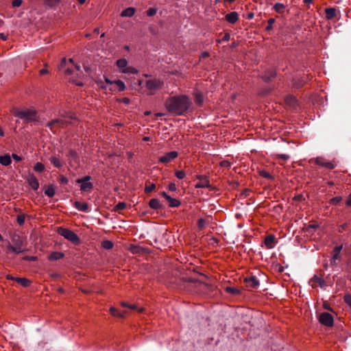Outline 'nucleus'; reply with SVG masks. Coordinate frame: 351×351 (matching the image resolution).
Returning a JSON list of instances; mask_svg holds the SVG:
<instances>
[{
  "mask_svg": "<svg viewBox=\"0 0 351 351\" xmlns=\"http://www.w3.org/2000/svg\"><path fill=\"white\" fill-rule=\"evenodd\" d=\"M58 68L65 75L71 76V82L80 86L84 84L85 75L80 70V66L75 64L73 59L62 58Z\"/></svg>",
  "mask_w": 351,
  "mask_h": 351,
  "instance_id": "nucleus-1",
  "label": "nucleus"
},
{
  "mask_svg": "<svg viewBox=\"0 0 351 351\" xmlns=\"http://www.w3.org/2000/svg\"><path fill=\"white\" fill-rule=\"evenodd\" d=\"M191 102L186 95L173 96L167 98L165 102L166 109L177 116L184 114L190 108Z\"/></svg>",
  "mask_w": 351,
  "mask_h": 351,
  "instance_id": "nucleus-2",
  "label": "nucleus"
},
{
  "mask_svg": "<svg viewBox=\"0 0 351 351\" xmlns=\"http://www.w3.org/2000/svg\"><path fill=\"white\" fill-rule=\"evenodd\" d=\"M8 254L13 253L19 254L27 250L26 242L19 235H14L12 238V243H9L7 245Z\"/></svg>",
  "mask_w": 351,
  "mask_h": 351,
  "instance_id": "nucleus-3",
  "label": "nucleus"
},
{
  "mask_svg": "<svg viewBox=\"0 0 351 351\" xmlns=\"http://www.w3.org/2000/svg\"><path fill=\"white\" fill-rule=\"evenodd\" d=\"M14 115L26 122L37 121L38 117L37 112L34 109H24L17 110L14 112Z\"/></svg>",
  "mask_w": 351,
  "mask_h": 351,
  "instance_id": "nucleus-4",
  "label": "nucleus"
},
{
  "mask_svg": "<svg viewBox=\"0 0 351 351\" xmlns=\"http://www.w3.org/2000/svg\"><path fill=\"white\" fill-rule=\"evenodd\" d=\"M58 233L75 244L79 242V238L77 234L69 229L59 228Z\"/></svg>",
  "mask_w": 351,
  "mask_h": 351,
  "instance_id": "nucleus-5",
  "label": "nucleus"
},
{
  "mask_svg": "<svg viewBox=\"0 0 351 351\" xmlns=\"http://www.w3.org/2000/svg\"><path fill=\"white\" fill-rule=\"evenodd\" d=\"M319 321L322 325L328 327L332 326L334 324L332 315L327 312L322 313L319 315Z\"/></svg>",
  "mask_w": 351,
  "mask_h": 351,
  "instance_id": "nucleus-6",
  "label": "nucleus"
},
{
  "mask_svg": "<svg viewBox=\"0 0 351 351\" xmlns=\"http://www.w3.org/2000/svg\"><path fill=\"white\" fill-rule=\"evenodd\" d=\"M163 85V82L160 80L153 79L149 80L146 82V87L151 91H156L161 88ZM154 92L151 93V95H153Z\"/></svg>",
  "mask_w": 351,
  "mask_h": 351,
  "instance_id": "nucleus-7",
  "label": "nucleus"
},
{
  "mask_svg": "<svg viewBox=\"0 0 351 351\" xmlns=\"http://www.w3.org/2000/svg\"><path fill=\"white\" fill-rule=\"evenodd\" d=\"M276 75L277 73L275 69H267L261 74V77L264 82L268 83L276 77Z\"/></svg>",
  "mask_w": 351,
  "mask_h": 351,
  "instance_id": "nucleus-8",
  "label": "nucleus"
},
{
  "mask_svg": "<svg viewBox=\"0 0 351 351\" xmlns=\"http://www.w3.org/2000/svg\"><path fill=\"white\" fill-rule=\"evenodd\" d=\"M244 282L246 287L251 289H257L259 287V281L254 276H250L248 278L244 279Z\"/></svg>",
  "mask_w": 351,
  "mask_h": 351,
  "instance_id": "nucleus-9",
  "label": "nucleus"
},
{
  "mask_svg": "<svg viewBox=\"0 0 351 351\" xmlns=\"http://www.w3.org/2000/svg\"><path fill=\"white\" fill-rule=\"evenodd\" d=\"M66 121L65 120L62 119H58L48 122L47 126L53 131V130L56 128H64L66 125Z\"/></svg>",
  "mask_w": 351,
  "mask_h": 351,
  "instance_id": "nucleus-10",
  "label": "nucleus"
},
{
  "mask_svg": "<svg viewBox=\"0 0 351 351\" xmlns=\"http://www.w3.org/2000/svg\"><path fill=\"white\" fill-rule=\"evenodd\" d=\"M197 178L199 180V182L195 184V188H211L209 180L206 176L199 175L197 176Z\"/></svg>",
  "mask_w": 351,
  "mask_h": 351,
  "instance_id": "nucleus-11",
  "label": "nucleus"
},
{
  "mask_svg": "<svg viewBox=\"0 0 351 351\" xmlns=\"http://www.w3.org/2000/svg\"><path fill=\"white\" fill-rule=\"evenodd\" d=\"M178 152L176 151H172L167 153L164 156H162L159 158V161L162 163H168L171 162L172 160L175 159L178 157Z\"/></svg>",
  "mask_w": 351,
  "mask_h": 351,
  "instance_id": "nucleus-12",
  "label": "nucleus"
},
{
  "mask_svg": "<svg viewBox=\"0 0 351 351\" xmlns=\"http://www.w3.org/2000/svg\"><path fill=\"white\" fill-rule=\"evenodd\" d=\"M343 248L342 245L336 246L332 250V256L330 259V265L332 266L337 265V260H338L340 258L339 254Z\"/></svg>",
  "mask_w": 351,
  "mask_h": 351,
  "instance_id": "nucleus-13",
  "label": "nucleus"
},
{
  "mask_svg": "<svg viewBox=\"0 0 351 351\" xmlns=\"http://www.w3.org/2000/svg\"><path fill=\"white\" fill-rule=\"evenodd\" d=\"M264 243L267 249H272L275 247L276 241L274 234L267 235L264 240Z\"/></svg>",
  "mask_w": 351,
  "mask_h": 351,
  "instance_id": "nucleus-14",
  "label": "nucleus"
},
{
  "mask_svg": "<svg viewBox=\"0 0 351 351\" xmlns=\"http://www.w3.org/2000/svg\"><path fill=\"white\" fill-rule=\"evenodd\" d=\"M308 77H299L296 76L293 80V86L295 88H302L306 82Z\"/></svg>",
  "mask_w": 351,
  "mask_h": 351,
  "instance_id": "nucleus-15",
  "label": "nucleus"
},
{
  "mask_svg": "<svg viewBox=\"0 0 351 351\" xmlns=\"http://www.w3.org/2000/svg\"><path fill=\"white\" fill-rule=\"evenodd\" d=\"M27 182L29 186L34 190H37L39 187V183L37 178L32 174H30L27 177Z\"/></svg>",
  "mask_w": 351,
  "mask_h": 351,
  "instance_id": "nucleus-16",
  "label": "nucleus"
},
{
  "mask_svg": "<svg viewBox=\"0 0 351 351\" xmlns=\"http://www.w3.org/2000/svg\"><path fill=\"white\" fill-rule=\"evenodd\" d=\"M149 206L154 210H160L164 208L163 205L160 204L159 199L157 198L150 199L149 202Z\"/></svg>",
  "mask_w": 351,
  "mask_h": 351,
  "instance_id": "nucleus-17",
  "label": "nucleus"
},
{
  "mask_svg": "<svg viewBox=\"0 0 351 351\" xmlns=\"http://www.w3.org/2000/svg\"><path fill=\"white\" fill-rule=\"evenodd\" d=\"M226 20L231 24H234L239 19V14L237 12L228 13L225 16Z\"/></svg>",
  "mask_w": 351,
  "mask_h": 351,
  "instance_id": "nucleus-18",
  "label": "nucleus"
},
{
  "mask_svg": "<svg viewBox=\"0 0 351 351\" xmlns=\"http://www.w3.org/2000/svg\"><path fill=\"white\" fill-rule=\"evenodd\" d=\"M336 9L335 8H327L325 10L326 18L328 20H331L336 17Z\"/></svg>",
  "mask_w": 351,
  "mask_h": 351,
  "instance_id": "nucleus-19",
  "label": "nucleus"
},
{
  "mask_svg": "<svg viewBox=\"0 0 351 351\" xmlns=\"http://www.w3.org/2000/svg\"><path fill=\"white\" fill-rule=\"evenodd\" d=\"M136 12V9L132 7L128 8L122 11L121 16L122 17H132Z\"/></svg>",
  "mask_w": 351,
  "mask_h": 351,
  "instance_id": "nucleus-20",
  "label": "nucleus"
},
{
  "mask_svg": "<svg viewBox=\"0 0 351 351\" xmlns=\"http://www.w3.org/2000/svg\"><path fill=\"white\" fill-rule=\"evenodd\" d=\"M167 201L169 203V206L171 208H177L179 207L181 204V202L180 200L173 198L171 196H169Z\"/></svg>",
  "mask_w": 351,
  "mask_h": 351,
  "instance_id": "nucleus-21",
  "label": "nucleus"
},
{
  "mask_svg": "<svg viewBox=\"0 0 351 351\" xmlns=\"http://www.w3.org/2000/svg\"><path fill=\"white\" fill-rule=\"evenodd\" d=\"M311 281L317 285H318L321 288H324L326 286V282L325 280L319 277L317 275H315L312 278Z\"/></svg>",
  "mask_w": 351,
  "mask_h": 351,
  "instance_id": "nucleus-22",
  "label": "nucleus"
},
{
  "mask_svg": "<svg viewBox=\"0 0 351 351\" xmlns=\"http://www.w3.org/2000/svg\"><path fill=\"white\" fill-rule=\"evenodd\" d=\"M11 157L8 154L0 156V164L3 166H8L11 164Z\"/></svg>",
  "mask_w": 351,
  "mask_h": 351,
  "instance_id": "nucleus-23",
  "label": "nucleus"
},
{
  "mask_svg": "<svg viewBox=\"0 0 351 351\" xmlns=\"http://www.w3.org/2000/svg\"><path fill=\"white\" fill-rule=\"evenodd\" d=\"M286 5L280 3H277L273 6V10L278 14H283Z\"/></svg>",
  "mask_w": 351,
  "mask_h": 351,
  "instance_id": "nucleus-24",
  "label": "nucleus"
},
{
  "mask_svg": "<svg viewBox=\"0 0 351 351\" xmlns=\"http://www.w3.org/2000/svg\"><path fill=\"white\" fill-rule=\"evenodd\" d=\"M50 162L57 168H60L62 167V163L60 161V158L57 156H53L49 158Z\"/></svg>",
  "mask_w": 351,
  "mask_h": 351,
  "instance_id": "nucleus-25",
  "label": "nucleus"
},
{
  "mask_svg": "<svg viewBox=\"0 0 351 351\" xmlns=\"http://www.w3.org/2000/svg\"><path fill=\"white\" fill-rule=\"evenodd\" d=\"M64 256V254L60 252H52L49 256V259L50 261H56L62 258Z\"/></svg>",
  "mask_w": 351,
  "mask_h": 351,
  "instance_id": "nucleus-26",
  "label": "nucleus"
},
{
  "mask_svg": "<svg viewBox=\"0 0 351 351\" xmlns=\"http://www.w3.org/2000/svg\"><path fill=\"white\" fill-rule=\"evenodd\" d=\"M15 281L21 284L23 287H27L29 286L31 281L25 278H15Z\"/></svg>",
  "mask_w": 351,
  "mask_h": 351,
  "instance_id": "nucleus-27",
  "label": "nucleus"
},
{
  "mask_svg": "<svg viewBox=\"0 0 351 351\" xmlns=\"http://www.w3.org/2000/svg\"><path fill=\"white\" fill-rule=\"evenodd\" d=\"M116 64L119 69L123 70L128 67V61L125 58H121L116 62Z\"/></svg>",
  "mask_w": 351,
  "mask_h": 351,
  "instance_id": "nucleus-28",
  "label": "nucleus"
},
{
  "mask_svg": "<svg viewBox=\"0 0 351 351\" xmlns=\"http://www.w3.org/2000/svg\"><path fill=\"white\" fill-rule=\"evenodd\" d=\"M285 101L290 106H294L297 103V99L293 95H288L286 97Z\"/></svg>",
  "mask_w": 351,
  "mask_h": 351,
  "instance_id": "nucleus-29",
  "label": "nucleus"
},
{
  "mask_svg": "<svg viewBox=\"0 0 351 351\" xmlns=\"http://www.w3.org/2000/svg\"><path fill=\"white\" fill-rule=\"evenodd\" d=\"M55 193V188L53 185L48 186L47 189L45 191V194L49 197H53Z\"/></svg>",
  "mask_w": 351,
  "mask_h": 351,
  "instance_id": "nucleus-30",
  "label": "nucleus"
},
{
  "mask_svg": "<svg viewBox=\"0 0 351 351\" xmlns=\"http://www.w3.org/2000/svg\"><path fill=\"white\" fill-rule=\"evenodd\" d=\"M74 205L76 208L80 210L85 211L88 208V206L86 203H82L80 202H75Z\"/></svg>",
  "mask_w": 351,
  "mask_h": 351,
  "instance_id": "nucleus-31",
  "label": "nucleus"
},
{
  "mask_svg": "<svg viewBox=\"0 0 351 351\" xmlns=\"http://www.w3.org/2000/svg\"><path fill=\"white\" fill-rule=\"evenodd\" d=\"M156 189V184L147 182L145 187V192L149 193Z\"/></svg>",
  "mask_w": 351,
  "mask_h": 351,
  "instance_id": "nucleus-32",
  "label": "nucleus"
},
{
  "mask_svg": "<svg viewBox=\"0 0 351 351\" xmlns=\"http://www.w3.org/2000/svg\"><path fill=\"white\" fill-rule=\"evenodd\" d=\"M77 182H82L81 189L86 191L88 189V176L84 177L82 180H78Z\"/></svg>",
  "mask_w": 351,
  "mask_h": 351,
  "instance_id": "nucleus-33",
  "label": "nucleus"
},
{
  "mask_svg": "<svg viewBox=\"0 0 351 351\" xmlns=\"http://www.w3.org/2000/svg\"><path fill=\"white\" fill-rule=\"evenodd\" d=\"M114 84L117 85L119 91H123L125 89V84L123 81L117 80H114Z\"/></svg>",
  "mask_w": 351,
  "mask_h": 351,
  "instance_id": "nucleus-34",
  "label": "nucleus"
},
{
  "mask_svg": "<svg viewBox=\"0 0 351 351\" xmlns=\"http://www.w3.org/2000/svg\"><path fill=\"white\" fill-rule=\"evenodd\" d=\"M101 245L106 250H110L113 247V243L110 241L106 240L102 242Z\"/></svg>",
  "mask_w": 351,
  "mask_h": 351,
  "instance_id": "nucleus-35",
  "label": "nucleus"
},
{
  "mask_svg": "<svg viewBox=\"0 0 351 351\" xmlns=\"http://www.w3.org/2000/svg\"><path fill=\"white\" fill-rule=\"evenodd\" d=\"M122 73L136 74L138 73V70L134 67L128 66L125 69L122 70Z\"/></svg>",
  "mask_w": 351,
  "mask_h": 351,
  "instance_id": "nucleus-36",
  "label": "nucleus"
},
{
  "mask_svg": "<svg viewBox=\"0 0 351 351\" xmlns=\"http://www.w3.org/2000/svg\"><path fill=\"white\" fill-rule=\"evenodd\" d=\"M34 169L37 172H42L45 169V166L41 162H36L34 167Z\"/></svg>",
  "mask_w": 351,
  "mask_h": 351,
  "instance_id": "nucleus-37",
  "label": "nucleus"
},
{
  "mask_svg": "<svg viewBox=\"0 0 351 351\" xmlns=\"http://www.w3.org/2000/svg\"><path fill=\"white\" fill-rule=\"evenodd\" d=\"M267 23H268V25L265 27V30L267 32H269L270 30L272 29L273 28V24L275 23V19L274 18H270L268 21H267Z\"/></svg>",
  "mask_w": 351,
  "mask_h": 351,
  "instance_id": "nucleus-38",
  "label": "nucleus"
},
{
  "mask_svg": "<svg viewBox=\"0 0 351 351\" xmlns=\"http://www.w3.org/2000/svg\"><path fill=\"white\" fill-rule=\"evenodd\" d=\"M342 200V197L341 196H337L335 197L332 198L330 199L329 203L330 204L337 205Z\"/></svg>",
  "mask_w": 351,
  "mask_h": 351,
  "instance_id": "nucleus-39",
  "label": "nucleus"
},
{
  "mask_svg": "<svg viewBox=\"0 0 351 351\" xmlns=\"http://www.w3.org/2000/svg\"><path fill=\"white\" fill-rule=\"evenodd\" d=\"M127 207V204L125 203V202H119L116 206H115V210H124Z\"/></svg>",
  "mask_w": 351,
  "mask_h": 351,
  "instance_id": "nucleus-40",
  "label": "nucleus"
},
{
  "mask_svg": "<svg viewBox=\"0 0 351 351\" xmlns=\"http://www.w3.org/2000/svg\"><path fill=\"white\" fill-rule=\"evenodd\" d=\"M204 101L203 95L201 93H197L195 95V102L196 104L201 105Z\"/></svg>",
  "mask_w": 351,
  "mask_h": 351,
  "instance_id": "nucleus-41",
  "label": "nucleus"
},
{
  "mask_svg": "<svg viewBox=\"0 0 351 351\" xmlns=\"http://www.w3.org/2000/svg\"><path fill=\"white\" fill-rule=\"evenodd\" d=\"M260 175L265 178L271 179V180L274 178L273 176L265 170L261 171Z\"/></svg>",
  "mask_w": 351,
  "mask_h": 351,
  "instance_id": "nucleus-42",
  "label": "nucleus"
},
{
  "mask_svg": "<svg viewBox=\"0 0 351 351\" xmlns=\"http://www.w3.org/2000/svg\"><path fill=\"white\" fill-rule=\"evenodd\" d=\"M344 302L351 308V293H347L343 297Z\"/></svg>",
  "mask_w": 351,
  "mask_h": 351,
  "instance_id": "nucleus-43",
  "label": "nucleus"
},
{
  "mask_svg": "<svg viewBox=\"0 0 351 351\" xmlns=\"http://www.w3.org/2000/svg\"><path fill=\"white\" fill-rule=\"evenodd\" d=\"M59 1L60 0H45V3L50 7H53L58 5Z\"/></svg>",
  "mask_w": 351,
  "mask_h": 351,
  "instance_id": "nucleus-44",
  "label": "nucleus"
},
{
  "mask_svg": "<svg viewBox=\"0 0 351 351\" xmlns=\"http://www.w3.org/2000/svg\"><path fill=\"white\" fill-rule=\"evenodd\" d=\"M175 175L178 179L182 180L185 177L186 173L184 171H176Z\"/></svg>",
  "mask_w": 351,
  "mask_h": 351,
  "instance_id": "nucleus-45",
  "label": "nucleus"
},
{
  "mask_svg": "<svg viewBox=\"0 0 351 351\" xmlns=\"http://www.w3.org/2000/svg\"><path fill=\"white\" fill-rule=\"evenodd\" d=\"M226 291L228 292L233 293V294H239L240 293V291L235 287H228L226 288Z\"/></svg>",
  "mask_w": 351,
  "mask_h": 351,
  "instance_id": "nucleus-46",
  "label": "nucleus"
},
{
  "mask_svg": "<svg viewBox=\"0 0 351 351\" xmlns=\"http://www.w3.org/2000/svg\"><path fill=\"white\" fill-rule=\"evenodd\" d=\"M206 222L204 219L200 218L197 221V226L199 229H203L205 227Z\"/></svg>",
  "mask_w": 351,
  "mask_h": 351,
  "instance_id": "nucleus-47",
  "label": "nucleus"
},
{
  "mask_svg": "<svg viewBox=\"0 0 351 351\" xmlns=\"http://www.w3.org/2000/svg\"><path fill=\"white\" fill-rule=\"evenodd\" d=\"M322 167H324L329 169H332L335 168V165L331 162H324V164H322Z\"/></svg>",
  "mask_w": 351,
  "mask_h": 351,
  "instance_id": "nucleus-48",
  "label": "nucleus"
},
{
  "mask_svg": "<svg viewBox=\"0 0 351 351\" xmlns=\"http://www.w3.org/2000/svg\"><path fill=\"white\" fill-rule=\"evenodd\" d=\"M156 9L154 8H151L147 11V14L149 16H153L156 14Z\"/></svg>",
  "mask_w": 351,
  "mask_h": 351,
  "instance_id": "nucleus-49",
  "label": "nucleus"
},
{
  "mask_svg": "<svg viewBox=\"0 0 351 351\" xmlns=\"http://www.w3.org/2000/svg\"><path fill=\"white\" fill-rule=\"evenodd\" d=\"M128 308L132 310H137L138 312L139 313H142L144 311L143 308H138L135 304H130V306H128Z\"/></svg>",
  "mask_w": 351,
  "mask_h": 351,
  "instance_id": "nucleus-50",
  "label": "nucleus"
},
{
  "mask_svg": "<svg viewBox=\"0 0 351 351\" xmlns=\"http://www.w3.org/2000/svg\"><path fill=\"white\" fill-rule=\"evenodd\" d=\"M220 166L223 167L229 168L231 166V163L228 160H223L220 162Z\"/></svg>",
  "mask_w": 351,
  "mask_h": 351,
  "instance_id": "nucleus-51",
  "label": "nucleus"
},
{
  "mask_svg": "<svg viewBox=\"0 0 351 351\" xmlns=\"http://www.w3.org/2000/svg\"><path fill=\"white\" fill-rule=\"evenodd\" d=\"M16 220L19 225H23L25 222V216L24 215H19L17 217Z\"/></svg>",
  "mask_w": 351,
  "mask_h": 351,
  "instance_id": "nucleus-52",
  "label": "nucleus"
},
{
  "mask_svg": "<svg viewBox=\"0 0 351 351\" xmlns=\"http://www.w3.org/2000/svg\"><path fill=\"white\" fill-rule=\"evenodd\" d=\"M110 312L112 314V315L114 317H118L119 313L114 307H111L110 308Z\"/></svg>",
  "mask_w": 351,
  "mask_h": 351,
  "instance_id": "nucleus-53",
  "label": "nucleus"
},
{
  "mask_svg": "<svg viewBox=\"0 0 351 351\" xmlns=\"http://www.w3.org/2000/svg\"><path fill=\"white\" fill-rule=\"evenodd\" d=\"M22 0H14L12 1L13 7H19L22 4Z\"/></svg>",
  "mask_w": 351,
  "mask_h": 351,
  "instance_id": "nucleus-54",
  "label": "nucleus"
},
{
  "mask_svg": "<svg viewBox=\"0 0 351 351\" xmlns=\"http://www.w3.org/2000/svg\"><path fill=\"white\" fill-rule=\"evenodd\" d=\"M319 227V225L318 224H310L308 228H307V230L308 232L311 231V230H315L316 228H317Z\"/></svg>",
  "mask_w": 351,
  "mask_h": 351,
  "instance_id": "nucleus-55",
  "label": "nucleus"
},
{
  "mask_svg": "<svg viewBox=\"0 0 351 351\" xmlns=\"http://www.w3.org/2000/svg\"><path fill=\"white\" fill-rule=\"evenodd\" d=\"M278 157L284 160H287L289 159V156L287 154H278Z\"/></svg>",
  "mask_w": 351,
  "mask_h": 351,
  "instance_id": "nucleus-56",
  "label": "nucleus"
},
{
  "mask_svg": "<svg viewBox=\"0 0 351 351\" xmlns=\"http://www.w3.org/2000/svg\"><path fill=\"white\" fill-rule=\"evenodd\" d=\"M169 189L171 191H175L176 190V185L175 183L173 182H171L169 184V186H168Z\"/></svg>",
  "mask_w": 351,
  "mask_h": 351,
  "instance_id": "nucleus-57",
  "label": "nucleus"
},
{
  "mask_svg": "<svg viewBox=\"0 0 351 351\" xmlns=\"http://www.w3.org/2000/svg\"><path fill=\"white\" fill-rule=\"evenodd\" d=\"M311 161H314L315 164L322 166V164H324V162H322L319 158L311 159Z\"/></svg>",
  "mask_w": 351,
  "mask_h": 351,
  "instance_id": "nucleus-58",
  "label": "nucleus"
},
{
  "mask_svg": "<svg viewBox=\"0 0 351 351\" xmlns=\"http://www.w3.org/2000/svg\"><path fill=\"white\" fill-rule=\"evenodd\" d=\"M250 191L247 189H244L241 192V195L243 197H247L250 195Z\"/></svg>",
  "mask_w": 351,
  "mask_h": 351,
  "instance_id": "nucleus-59",
  "label": "nucleus"
},
{
  "mask_svg": "<svg viewBox=\"0 0 351 351\" xmlns=\"http://www.w3.org/2000/svg\"><path fill=\"white\" fill-rule=\"evenodd\" d=\"M347 226H348V223H345L339 226V232H342L346 229V228Z\"/></svg>",
  "mask_w": 351,
  "mask_h": 351,
  "instance_id": "nucleus-60",
  "label": "nucleus"
},
{
  "mask_svg": "<svg viewBox=\"0 0 351 351\" xmlns=\"http://www.w3.org/2000/svg\"><path fill=\"white\" fill-rule=\"evenodd\" d=\"M12 157L14 160L16 161H21L22 160L21 157L18 156L17 154H12Z\"/></svg>",
  "mask_w": 351,
  "mask_h": 351,
  "instance_id": "nucleus-61",
  "label": "nucleus"
},
{
  "mask_svg": "<svg viewBox=\"0 0 351 351\" xmlns=\"http://www.w3.org/2000/svg\"><path fill=\"white\" fill-rule=\"evenodd\" d=\"M48 73H49V71L47 69H42L40 71V75H41L47 74Z\"/></svg>",
  "mask_w": 351,
  "mask_h": 351,
  "instance_id": "nucleus-62",
  "label": "nucleus"
},
{
  "mask_svg": "<svg viewBox=\"0 0 351 351\" xmlns=\"http://www.w3.org/2000/svg\"><path fill=\"white\" fill-rule=\"evenodd\" d=\"M230 36L229 34H226L222 38L223 41H228L230 40Z\"/></svg>",
  "mask_w": 351,
  "mask_h": 351,
  "instance_id": "nucleus-63",
  "label": "nucleus"
},
{
  "mask_svg": "<svg viewBox=\"0 0 351 351\" xmlns=\"http://www.w3.org/2000/svg\"><path fill=\"white\" fill-rule=\"evenodd\" d=\"M346 271H347L348 273H351V263H347V265H346Z\"/></svg>",
  "mask_w": 351,
  "mask_h": 351,
  "instance_id": "nucleus-64",
  "label": "nucleus"
}]
</instances>
